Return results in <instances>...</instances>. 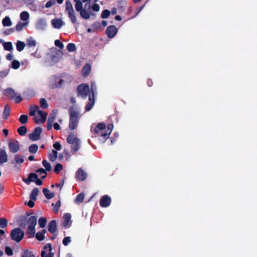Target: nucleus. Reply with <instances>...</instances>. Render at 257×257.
<instances>
[{
    "mask_svg": "<svg viewBox=\"0 0 257 257\" xmlns=\"http://www.w3.org/2000/svg\"><path fill=\"white\" fill-rule=\"evenodd\" d=\"M62 165L61 164L58 163L56 165L54 171L55 173L58 174L62 170Z\"/></svg>",
    "mask_w": 257,
    "mask_h": 257,
    "instance_id": "49",
    "label": "nucleus"
},
{
    "mask_svg": "<svg viewBox=\"0 0 257 257\" xmlns=\"http://www.w3.org/2000/svg\"><path fill=\"white\" fill-rule=\"evenodd\" d=\"M46 26V21L42 19H40L36 22L35 28L37 30L43 31L45 29Z\"/></svg>",
    "mask_w": 257,
    "mask_h": 257,
    "instance_id": "15",
    "label": "nucleus"
},
{
    "mask_svg": "<svg viewBox=\"0 0 257 257\" xmlns=\"http://www.w3.org/2000/svg\"><path fill=\"white\" fill-rule=\"evenodd\" d=\"M67 142L71 144V151L76 152L79 150L80 147V140L73 135L68 136L67 139Z\"/></svg>",
    "mask_w": 257,
    "mask_h": 257,
    "instance_id": "5",
    "label": "nucleus"
},
{
    "mask_svg": "<svg viewBox=\"0 0 257 257\" xmlns=\"http://www.w3.org/2000/svg\"><path fill=\"white\" fill-rule=\"evenodd\" d=\"M36 41L32 37H30L27 39V45L29 47H34L36 46Z\"/></svg>",
    "mask_w": 257,
    "mask_h": 257,
    "instance_id": "27",
    "label": "nucleus"
},
{
    "mask_svg": "<svg viewBox=\"0 0 257 257\" xmlns=\"http://www.w3.org/2000/svg\"><path fill=\"white\" fill-rule=\"evenodd\" d=\"M25 45L24 42L18 41L16 44L17 50L19 52L22 51L24 49Z\"/></svg>",
    "mask_w": 257,
    "mask_h": 257,
    "instance_id": "33",
    "label": "nucleus"
},
{
    "mask_svg": "<svg viewBox=\"0 0 257 257\" xmlns=\"http://www.w3.org/2000/svg\"><path fill=\"white\" fill-rule=\"evenodd\" d=\"M30 115L34 116V120L37 124L44 123L46 120L47 113L41 110L37 105H33L30 107Z\"/></svg>",
    "mask_w": 257,
    "mask_h": 257,
    "instance_id": "1",
    "label": "nucleus"
},
{
    "mask_svg": "<svg viewBox=\"0 0 257 257\" xmlns=\"http://www.w3.org/2000/svg\"><path fill=\"white\" fill-rule=\"evenodd\" d=\"M51 24L55 29H60L64 25V22L61 19H55L52 20Z\"/></svg>",
    "mask_w": 257,
    "mask_h": 257,
    "instance_id": "17",
    "label": "nucleus"
},
{
    "mask_svg": "<svg viewBox=\"0 0 257 257\" xmlns=\"http://www.w3.org/2000/svg\"><path fill=\"white\" fill-rule=\"evenodd\" d=\"M17 132L20 135L24 136L26 134L27 129L26 126H22L18 128Z\"/></svg>",
    "mask_w": 257,
    "mask_h": 257,
    "instance_id": "34",
    "label": "nucleus"
},
{
    "mask_svg": "<svg viewBox=\"0 0 257 257\" xmlns=\"http://www.w3.org/2000/svg\"><path fill=\"white\" fill-rule=\"evenodd\" d=\"M106 33L109 38H112V27L111 26H109L107 28L106 30Z\"/></svg>",
    "mask_w": 257,
    "mask_h": 257,
    "instance_id": "48",
    "label": "nucleus"
},
{
    "mask_svg": "<svg viewBox=\"0 0 257 257\" xmlns=\"http://www.w3.org/2000/svg\"><path fill=\"white\" fill-rule=\"evenodd\" d=\"M42 129L40 127H36L33 132L29 135V139L33 141L40 139Z\"/></svg>",
    "mask_w": 257,
    "mask_h": 257,
    "instance_id": "10",
    "label": "nucleus"
},
{
    "mask_svg": "<svg viewBox=\"0 0 257 257\" xmlns=\"http://www.w3.org/2000/svg\"><path fill=\"white\" fill-rule=\"evenodd\" d=\"M42 164L46 171H49L51 170V166L47 160H43Z\"/></svg>",
    "mask_w": 257,
    "mask_h": 257,
    "instance_id": "41",
    "label": "nucleus"
},
{
    "mask_svg": "<svg viewBox=\"0 0 257 257\" xmlns=\"http://www.w3.org/2000/svg\"><path fill=\"white\" fill-rule=\"evenodd\" d=\"M29 177L31 182H35L38 179V175L34 173H31Z\"/></svg>",
    "mask_w": 257,
    "mask_h": 257,
    "instance_id": "54",
    "label": "nucleus"
},
{
    "mask_svg": "<svg viewBox=\"0 0 257 257\" xmlns=\"http://www.w3.org/2000/svg\"><path fill=\"white\" fill-rule=\"evenodd\" d=\"M87 177V174L82 169H79L76 173V177L78 180L80 181L84 180Z\"/></svg>",
    "mask_w": 257,
    "mask_h": 257,
    "instance_id": "20",
    "label": "nucleus"
},
{
    "mask_svg": "<svg viewBox=\"0 0 257 257\" xmlns=\"http://www.w3.org/2000/svg\"><path fill=\"white\" fill-rule=\"evenodd\" d=\"M43 191L46 198L48 199L52 198L55 196L54 193L51 192L47 188H44Z\"/></svg>",
    "mask_w": 257,
    "mask_h": 257,
    "instance_id": "22",
    "label": "nucleus"
},
{
    "mask_svg": "<svg viewBox=\"0 0 257 257\" xmlns=\"http://www.w3.org/2000/svg\"><path fill=\"white\" fill-rule=\"evenodd\" d=\"M29 22H19L16 27V30L18 32L22 31L24 28L28 26Z\"/></svg>",
    "mask_w": 257,
    "mask_h": 257,
    "instance_id": "23",
    "label": "nucleus"
},
{
    "mask_svg": "<svg viewBox=\"0 0 257 257\" xmlns=\"http://www.w3.org/2000/svg\"><path fill=\"white\" fill-rule=\"evenodd\" d=\"M34 200L30 199L28 202H26L25 203L27 204L30 207L32 208L34 206Z\"/></svg>",
    "mask_w": 257,
    "mask_h": 257,
    "instance_id": "62",
    "label": "nucleus"
},
{
    "mask_svg": "<svg viewBox=\"0 0 257 257\" xmlns=\"http://www.w3.org/2000/svg\"><path fill=\"white\" fill-rule=\"evenodd\" d=\"M37 173L39 174L42 179L45 178L46 176V172L44 169H39L37 171Z\"/></svg>",
    "mask_w": 257,
    "mask_h": 257,
    "instance_id": "47",
    "label": "nucleus"
},
{
    "mask_svg": "<svg viewBox=\"0 0 257 257\" xmlns=\"http://www.w3.org/2000/svg\"><path fill=\"white\" fill-rule=\"evenodd\" d=\"M145 5L138 7L137 9H136L135 15L131 17L130 19H131L135 18L142 11Z\"/></svg>",
    "mask_w": 257,
    "mask_h": 257,
    "instance_id": "45",
    "label": "nucleus"
},
{
    "mask_svg": "<svg viewBox=\"0 0 257 257\" xmlns=\"http://www.w3.org/2000/svg\"><path fill=\"white\" fill-rule=\"evenodd\" d=\"M24 232L20 228H16L12 230L11 236L12 240L19 242L24 236Z\"/></svg>",
    "mask_w": 257,
    "mask_h": 257,
    "instance_id": "8",
    "label": "nucleus"
},
{
    "mask_svg": "<svg viewBox=\"0 0 257 257\" xmlns=\"http://www.w3.org/2000/svg\"><path fill=\"white\" fill-rule=\"evenodd\" d=\"M10 107L8 105H6L5 107L4 110L3 112V118L5 119H7L10 114Z\"/></svg>",
    "mask_w": 257,
    "mask_h": 257,
    "instance_id": "31",
    "label": "nucleus"
},
{
    "mask_svg": "<svg viewBox=\"0 0 257 257\" xmlns=\"http://www.w3.org/2000/svg\"><path fill=\"white\" fill-rule=\"evenodd\" d=\"M55 4L54 1H50L46 4V8H49L52 7Z\"/></svg>",
    "mask_w": 257,
    "mask_h": 257,
    "instance_id": "61",
    "label": "nucleus"
},
{
    "mask_svg": "<svg viewBox=\"0 0 257 257\" xmlns=\"http://www.w3.org/2000/svg\"><path fill=\"white\" fill-rule=\"evenodd\" d=\"M28 116L27 115L22 114L19 118L20 122L22 124H25L28 121Z\"/></svg>",
    "mask_w": 257,
    "mask_h": 257,
    "instance_id": "40",
    "label": "nucleus"
},
{
    "mask_svg": "<svg viewBox=\"0 0 257 257\" xmlns=\"http://www.w3.org/2000/svg\"><path fill=\"white\" fill-rule=\"evenodd\" d=\"M110 15V12L107 10L103 11L101 14V17L103 19L107 18Z\"/></svg>",
    "mask_w": 257,
    "mask_h": 257,
    "instance_id": "53",
    "label": "nucleus"
},
{
    "mask_svg": "<svg viewBox=\"0 0 257 257\" xmlns=\"http://www.w3.org/2000/svg\"><path fill=\"white\" fill-rule=\"evenodd\" d=\"M111 125H109L107 127H106L105 124L102 123H99L97 124L94 128V132L101 137V141H104L107 139L111 132Z\"/></svg>",
    "mask_w": 257,
    "mask_h": 257,
    "instance_id": "2",
    "label": "nucleus"
},
{
    "mask_svg": "<svg viewBox=\"0 0 257 257\" xmlns=\"http://www.w3.org/2000/svg\"><path fill=\"white\" fill-rule=\"evenodd\" d=\"M3 25L4 27H9L12 25V21L9 17H6L2 21Z\"/></svg>",
    "mask_w": 257,
    "mask_h": 257,
    "instance_id": "30",
    "label": "nucleus"
},
{
    "mask_svg": "<svg viewBox=\"0 0 257 257\" xmlns=\"http://www.w3.org/2000/svg\"><path fill=\"white\" fill-rule=\"evenodd\" d=\"M92 9L93 11L98 12L99 10V6L98 4H94L92 7Z\"/></svg>",
    "mask_w": 257,
    "mask_h": 257,
    "instance_id": "63",
    "label": "nucleus"
},
{
    "mask_svg": "<svg viewBox=\"0 0 257 257\" xmlns=\"http://www.w3.org/2000/svg\"><path fill=\"white\" fill-rule=\"evenodd\" d=\"M65 13L68 16L71 22L73 24L77 21V18L72 5L69 1H66L65 4Z\"/></svg>",
    "mask_w": 257,
    "mask_h": 257,
    "instance_id": "6",
    "label": "nucleus"
},
{
    "mask_svg": "<svg viewBox=\"0 0 257 257\" xmlns=\"http://www.w3.org/2000/svg\"><path fill=\"white\" fill-rule=\"evenodd\" d=\"M8 161V155L5 150L0 149V163L4 164Z\"/></svg>",
    "mask_w": 257,
    "mask_h": 257,
    "instance_id": "19",
    "label": "nucleus"
},
{
    "mask_svg": "<svg viewBox=\"0 0 257 257\" xmlns=\"http://www.w3.org/2000/svg\"><path fill=\"white\" fill-rule=\"evenodd\" d=\"M71 216L69 213H66L63 218V225L66 227H68L70 226L71 224Z\"/></svg>",
    "mask_w": 257,
    "mask_h": 257,
    "instance_id": "18",
    "label": "nucleus"
},
{
    "mask_svg": "<svg viewBox=\"0 0 257 257\" xmlns=\"http://www.w3.org/2000/svg\"><path fill=\"white\" fill-rule=\"evenodd\" d=\"M52 247L50 244H46L41 252L42 257H53V253L51 252Z\"/></svg>",
    "mask_w": 257,
    "mask_h": 257,
    "instance_id": "11",
    "label": "nucleus"
},
{
    "mask_svg": "<svg viewBox=\"0 0 257 257\" xmlns=\"http://www.w3.org/2000/svg\"><path fill=\"white\" fill-rule=\"evenodd\" d=\"M89 9L88 8L87 4H86L85 6V9H83L82 10L79 12L80 15L81 16V17L85 19H88L90 17L89 13L85 10V9Z\"/></svg>",
    "mask_w": 257,
    "mask_h": 257,
    "instance_id": "25",
    "label": "nucleus"
},
{
    "mask_svg": "<svg viewBox=\"0 0 257 257\" xmlns=\"http://www.w3.org/2000/svg\"><path fill=\"white\" fill-rule=\"evenodd\" d=\"M71 241L70 237H66L63 240V243L65 245H67L70 243Z\"/></svg>",
    "mask_w": 257,
    "mask_h": 257,
    "instance_id": "55",
    "label": "nucleus"
},
{
    "mask_svg": "<svg viewBox=\"0 0 257 257\" xmlns=\"http://www.w3.org/2000/svg\"><path fill=\"white\" fill-rule=\"evenodd\" d=\"M20 18L23 22H29L30 14L27 11H23L20 15Z\"/></svg>",
    "mask_w": 257,
    "mask_h": 257,
    "instance_id": "21",
    "label": "nucleus"
},
{
    "mask_svg": "<svg viewBox=\"0 0 257 257\" xmlns=\"http://www.w3.org/2000/svg\"><path fill=\"white\" fill-rule=\"evenodd\" d=\"M6 92L9 94L12 98H14L17 102H20L22 101V98L20 95H17L16 93L14 90L12 88H8L6 89Z\"/></svg>",
    "mask_w": 257,
    "mask_h": 257,
    "instance_id": "13",
    "label": "nucleus"
},
{
    "mask_svg": "<svg viewBox=\"0 0 257 257\" xmlns=\"http://www.w3.org/2000/svg\"><path fill=\"white\" fill-rule=\"evenodd\" d=\"M69 128L71 130H74L77 127L78 124L79 119L80 117L79 115L80 111L71 107L69 109Z\"/></svg>",
    "mask_w": 257,
    "mask_h": 257,
    "instance_id": "3",
    "label": "nucleus"
},
{
    "mask_svg": "<svg viewBox=\"0 0 257 257\" xmlns=\"http://www.w3.org/2000/svg\"><path fill=\"white\" fill-rule=\"evenodd\" d=\"M55 45L56 46L59 47L60 49H63L64 48L63 44L59 40H56L55 41Z\"/></svg>",
    "mask_w": 257,
    "mask_h": 257,
    "instance_id": "56",
    "label": "nucleus"
},
{
    "mask_svg": "<svg viewBox=\"0 0 257 257\" xmlns=\"http://www.w3.org/2000/svg\"><path fill=\"white\" fill-rule=\"evenodd\" d=\"M48 230L52 233L55 232L56 230V222L55 220H52L49 223Z\"/></svg>",
    "mask_w": 257,
    "mask_h": 257,
    "instance_id": "26",
    "label": "nucleus"
},
{
    "mask_svg": "<svg viewBox=\"0 0 257 257\" xmlns=\"http://www.w3.org/2000/svg\"><path fill=\"white\" fill-rule=\"evenodd\" d=\"M67 49L69 52H74L76 50L75 45L73 43H69L67 46Z\"/></svg>",
    "mask_w": 257,
    "mask_h": 257,
    "instance_id": "43",
    "label": "nucleus"
},
{
    "mask_svg": "<svg viewBox=\"0 0 257 257\" xmlns=\"http://www.w3.org/2000/svg\"><path fill=\"white\" fill-rule=\"evenodd\" d=\"M20 66V62L18 60H13L11 63V67L14 69H18Z\"/></svg>",
    "mask_w": 257,
    "mask_h": 257,
    "instance_id": "37",
    "label": "nucleus"
},
{
    "mask_svg": "<svg viewBox=\"0 0 257 257\" xmlns=\"http://www.w3.org/2000/svg\"><path fill=\"white\" fill-rule=\"evenodd\" d=\"M24 159L22 157H21V156H20L19 155H16L15 156V161L17 163V164H21V163H23L24 162Z\"/></svg>",
    "mask_w": 257,
    "mask_h": 257,
    "instance_id": "46",
    "label": "nucleus"
},
{
    "mask_svg": "<svg viewBox=\"0 0 257 257\" xmlns=\"http://www.w3.org/2000/svg\"><path fill=\"white\" fill-rule=\"evenodd\" d=\"M5 252L7 255H10V256L12 255L13 254V251L12 249L9 246H7L6 247Z\"/></svg>",
    "mask_w": 257,
    "mask_h": 257,
    "instance_id": "57",
    "label": "nucleus"
},
{
    "mask_svg": "<svg viewBox=\"0 0 257 257\" xmlns=\"http://www.w3.org/2000/svg\"><path fill=\"white\" fill-rule=\"evenodd\" d=\"M39 192V190L38 188H34L31 192L30 199L32 200H36Z\"/></svg>",
    "mask_w": 257,
    "mask_h": 257,
    "instance_id": "32",
    "label": "nucleus"
},
{
    "mask_svg": "<svg viewBox=\"0 0 257 257\" xmlns=\"http://www.w3.org/2000/svg\"><path fill=\"white\" fill-rule=\"evenodd\" d=\"M36 238L40 241H42L44 239L45 236L44 235V233L42 232H38L36 234Z\"/></svg>",
    "mask_w": 257,
    "mask_h": 257,
    "instance_id": "50",
    "label": "nucleus"
},
{
    "mask_svg": "<svg viewBox=\"0 0 257 257\" xmlns=\"http://www.w3.org/2000/svg\"><path fill=\"white\" fill-rule=\"evenodd\" d=\"M47 222V220L45 218L41 217L39 219V224L41 227L43 228L45 226Z\"/></svg>",
    "mask_w": 257,
    "mask_h": 257,
    "instance_id": "42",
    "label": "nucleus"
},
{
    "mask_svg": "<svg viewBox=\"0 0 257 257\" xmlns=\"http://www.w3.org/2000/svg\"><path fill=\"white\" fill-rule=\"evenodd\" d=\"M40 104L41 108L43 109L47 108L48 106V104L45 98H41L40 100Z\"/></svg>",
    "mask_w": 257,
    "mask_h": 257,
    "instance_id": "38",
    "label": "nucleus"
},
{
    "mask_svg": "<svg viewBox=\"0 0 257 257\" xmlns=\"http://www.w3.org/2000/svg\"><path fill=\"white\" fill-rule=\"evenodd\" d=\"M58 153L56 151L53 150L48 154L49 159L50 161L54 162L57 158Z\"/></svg>",
    "mask_w": 257,
    "mask_h": 257,
    "instance_id": "24",
    "label": "nucleus"
},
{
    "mask_svg": "<svg viewBox=\"0 0 257 257\" xmlns=\"http://www.w3.org/2000/svg\"><path fill=\"white\" fill-rule=\"evenodd\" d=\"M84 198V195L82 193L78 194L75 199V202L76 203H80L83 200Z\"/></svg>",
    "mask_w": 257,
    "mask_h": 257,
    "instance_id": "36",
    "label": "nucleus"
},
{
    "mask_svg": "<svg viewBox=\"0 0 257 257\" xmlns=\"http://www.w3.org/2000/svg\"><path fill=\"white\" fill-rule=\"evenodd\" d=\"M96 91V85L95 82H92L91 83V93L92 95L89 94V102L86 106L85 109L86 111L90 110L94 104V95Z\"/></svg>",
    "mask_w": 257,
    "mask_h": 257,
    "instance_id": "7",
    "label": "nucleus"
},
{
    "mask_svg": "<svg viewBox=\"0 0 257 257\" xmlns=\"http://www.w3.org/2000/svg\"><path fill=\"white\" fill-rule=\"evenodd\" d=\"M8 221L4 218H0V227L2 228H5L7 226Z\"/></svg>",
    "mask_w": 257,
    "mask_h": 257,
    "instance_id": "44",
    "label": "nucleus"
},
{
    "mask_svg": "<svg viewBox=\"0 0 257 257\" xmlns=\"http://www.w3.org/2000/svg\"><path fill=\"white\" fill-rule=\"evenodd\" d=\"M117 7L118 9L122 12L123 10V8L125 7L126 4V2L125 0H118L117 1Z\"/></svg>",
    "mask_w": 257,
    "mask_h": 257,
    "instance_id": "29",
    "label": "nucleus"
},
{
    "mask_svg": "<svg viewBox=\"0 0 257 257\" xmlns=\"http://www.w3.org/2000/svg\"><path fill=\"white\" fill-rule=\"evenodd\" d=\"M78 95L82 98H86L90 93L89 85L86 83L79 85L77 87Z\"/></svg>",
    "mask_w": 257,
    "mask_h": 257,
    "instance_id": "9",
    "label": "nucleus"
},
{
    "mask_svg": "<svg viewBox=\"0 0 257 257\" xmlns=\"http://www.w3.org/2000/svg\"><path fill=\"white\" fill-rule=\"evenodd\" d=\"M56 118V112L53 111L52 113L50 114L48 119L47 127L48 130H50L52 128L53 124L54 123V122Z\"/></svg>",
    "mask_w": 257,
    "mask_h": 257,
    "instance_id": "14",
    "label": "nucleus"
},
{
    "mask_svg": "<svg viewBox=\"0 0 257 257\" xmlns=\"http://www.w3.org/2000/svg\"><path fill=\"white\" fill-rule=\"evenodd\" d=\"M6 58L7 60L11 61V60H13V59L14 58V56L12 54L9 53L8 55H7Z\"/></svg>",
    "mask_w": 257,
    "mask_h": 257,
    "instance_id": "64",
    "label": "nucleus"
},
{
    "mask_svg": "<svg viewBox=\"0 0 257 257\" xmlns=\"http://www.w3.org/2000/svg\"><path fill=\"white\" fill-rule=\"evenodd\" d=\"M37 222V218L36 216H30L27 221L28 229L27 234L29 238L33 237L35 234V226Z\"/></svg>",
    "mask_w": 257,
    "mask_h": 257,
    "instance_id": "4",
    "label": "nucleus"
},
{
    "mask_svg": "<svg viewBox=\"0 0 257 257\" xmlns=\"http://www.w3.org/2000/svg\"><path fill=\"white\" fill-rule=\"evenodd\" d=\"M53 147L57 150H60L61 149V145L58 142H56L53 144Z\"/></svg>",
    "mask_w": 257,
    "mask_h": 257,
    "instance_id": "59",
    "label": "nucleus"
},
{
    "mask_svg": "<svg viewBox=\"0 0 257 257\" xmlns=\"http://www.w3.org/2000/svg\"><path fill=\"white\" fill-rule=\"evenodd\" d=\"M38 49H37L36 51L34 53H33L31 54V55L33 56L34 57L40 58L41 57V55L40 53H38Z\"/></svg>",
    "mask_w": 257,
    "mask_h": 257,
    "instance_id": "60",
    "label": "nucleus"
},
{
    "mask_svg": "<svg viewBox=\"0 0 257 257\" xmlns=\"http://www.w3.org/2000/svg\"><path fill=\"white\" fill-rule=\"evenodd\" d=\"M10 151L13 153H16L20 149L19 143L17 141H11L9 144Z\"/></svg>",
    "mask_w": 257,
    "mask_h": 257,
    "instance_id": "12",
    "label": "nucleus"
},
{
    "mask_svg": "<svg viewBox=\"0 0 257 257\" xmlns=\"http://www.w3.org/2000/svg\"><path fill=\"white\" fill-rule=\"evenodd\" d=\"M111 201V199L109 196L105 195L103 196L100 200V205L102 207H107L110 204Z\"/></svg>",
    "mask_w": 257,
    "mask_h": 257,
    "instance_id": "16",
    "label": "nucleus"
},
{
    "mask_svg": "<svg viewBox=\"0 0 257 257\" xmlns=\"http://www.w3.org/2000/svg\"><path fill=\"white\" fill-rule=\"evenodd\" d=\"M52 205L54 206V211L55 212H57L58 211V210L61 206V202L60 200H58L56 204H52Z\"/></svg>",
    "mask_w": 257,
    "mask_h": 257,
    "instance_id": "51",
    "label": "nucleus"
},
{
    "mask_svg": "<svg viewBox=\"0 0 257 257\" xmlns=\"http://www.w3.org/2000/svg\"><path fill=\"white\" fill-rule=\"evenodd\" d=\"M3 47L6 50L11 51L13 47L11 42H5L3 43Z\"/></svg>",
    "mask_w": 257,
    "mask_h": 257,
    "instance_id": "35",
    "label": "nucleus"
},
{
    "mask_svg": "<svg viewBox=\"0 0 257 257\" xmlns=\"http://www.w3.org/2000/svg\"><path fill=\"white\" fill-rule=\"evenodd\" d=\"M22 257H34V255L32 254L30 251L26 250L24 252Z\"/></svg>",
    "mask_w": 257,
    "mask_h": 257,
    "instance_id": "58",
    "label": "nucleus"
},
{
    "mask_svg": "<svg viewBox=\"0 0 257 257\" xmlns=\"http://www.w3.org/2000/svg\"><path fill=\"white\" fill-rule=\"evenodd\" d=\"M91 70L90 66L89 64L85 65L82 70V74L84 76H87Z\"/></svg>",
    "mask_w": 257,
    "mask_h": 257,
    "instance_id": "28",
    "label": "nucleus"
},
{
    "mask_svg": "<svg viewBox=\"0 0 257 257\" xmlns=\"http://www.w3.org/2000/svg\"><path fill=\"white\" fill-rule=\"evenodd\" d=\"M75 7L76 10L77 12H80V11L83 10L82 9V4L81 2L75 3Z\"/></svg>",
    "mask_w": 257,
    "mask_h": 257,
    "instance_id": "52",
    "label": "nucleus"
},
{
    "mask_svg": "<svg viewBox=\"0 0 257 257\" xmlns=\"http://www.w3.org/2000/svg\"><path fill=\"white\" fill-rule=\"evenodd\" d=\"M38 149V147L37 145L33 144L31 145L29 148V151L32 153H36Z\"/></svg>",
    "mask_w": 257,
    "mask_h": 257,
    "instance_id": "39",
    "label": "nucleus"
}]
</instances>
